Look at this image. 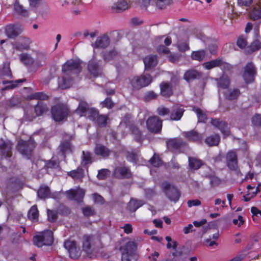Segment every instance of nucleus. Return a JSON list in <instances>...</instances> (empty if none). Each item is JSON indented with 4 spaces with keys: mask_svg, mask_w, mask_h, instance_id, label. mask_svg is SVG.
<instances>
[{
    "mask_svg": "<svg viewBox=\"0 0 261 261\" xmlns=\"http://www.w3.org/2000/svg\"><path fill=\"white\" fill-rule=\"evenodd\" d=\"M80 63L76 60H68L62 66L63 75L59 80V86L62 89L69 88L73 83L72 75L81 72Z\"/></svg>",
    "mask_w": 261,
    "mask_h": 261,
    "instance_id": "obj_1",
    "label": "nucleus"
},
{
    "mask_svg": "<svg viewBox=\"0 0 261 261\" xmlns=\"http://www.w3.org/2000/svg\"><path fill=\"white\" fill-rule=\"evenodd\" d=\"M100 242L98 236L93 235L86 234L83 238V250L86 252L87 255L91 258L96 257L93 254L96 249L95 246Z\"/></svg>",
    "mask_w": 261,
    "mask_h": 261,
    "instance_id": "obj_2",
    "label": "nucleus"
},
{
    "mask_svg": "<svg viewBox=\"0 0 261 261\" xmlns=\"http://www.w3.org/2000/svg\"><path fill=\"white\" fill-rule=\"evenodd\" d=\"M136 244L133 241H129L121 247V261H136L137 256L135 253Z\"/></svg>",
    "mask_w": 261,
    "mask_h": 261,
    "instance_id": "obj_3",
    "label": "nucleus"
},
{
    "mask_svg": "<svg viewBox=\"0 0 261 261\" xmlns=\"http://www.w3.org/2000/svg\"><path fill=\"white\" fill-rule=\"evenodd\" d=\"M53 242V233L49 230L40 232L38 234L34 236L33 238V243L38 247L51 245Z\"/></svg>",
    "mask_w": 261,
    "mask_h": 261,
    "instance_id": "obj_4",
    "label": "nucleus"
},
{
    "mask_svg": "<svg viewBox=\"0 0 261 261\" xmlns=\"http://www.w3.org/2000/svg\"><path fill=\"white\" fill-rule=\"evenodd\" d=\"M152 81L151 76L149 74H146L133 77L130 80V83L133 89L138 90L148 86Z\"/></svg>",
    "mask_w": 261,
    "mask_h": 261,
    "instance_id": "obj_5",
    "label": "nucleus"
},
{
    "mask_svg": "<svg viewBox=\"0 0 261 261\" xmlns=\"http://www.w3.org/2000/svg\"><path fill=\"white\" fill-rule=\"evenodd\" d=\"M68 113V109L63 104H58L51 108V115L56 122L63 120L67 117Z\"/></svg>",
    "mask_w": 261,
    "mask_h": 261,
    "instance_id": "obj_6",
    "label": "nucleus"
},
{
    "mask_svg": "<svg viewBox=\"0 0 261 261\" xmlns=\"http://www.w3.org/2000/svg\"><path fill=\"white\" fill-rule=\"evenodd\" d=\"M35 146L34 141L30 139L27 141L20 140L17 144V148L21 154L30 159L32 151Z\"/></svg>",
    "mask_w": 261,
    "mask_h": 261,
    "instance_id": "obj_7",
    "label": "nucleus"
},
{
    "mask_svg": "<svg viewBox=\"0 0 261 261\" xmlns=\"http://www.w3.org/2000/svg\"><path fill=\"white\" fill-rule=\"evenodd\" d=\"M162 189L165 195L171 201L176 202L179 199V191L174 186L168 182H164L162 185Z\"/></svg>",
    "mask_w": 261,
    "mask_h": 261,
    "instance_id": "obj_8",
    "label": "nucleus"
},
{
    "mask_svg": "<svg viewBox=\"0 0 261 261\" xmlns=\"http://www.w3.org/2000/svg\"><path fill=\"white\" fill-rule=\"evenodd\" d=\"M146 127L151 133H160L162 130V120L156 116L149 117L146 120Z\"/></svg>",
    "mask_w": 261,
    "mask_h": 261,
    "instance_id": "obj_9",
    "label": "nucleus"
},
{
    "mask_svg": "<svg viewBox=\"0 0 261 261\" xmlns=\"http://www.w3.org/2000/svg\"><path fill=\"white\" fill-rule=\"evenodd\" d=\"M227 165L229 169L234 171L238 176H241L242 174L238 168L237 156L234 151H230L226 154Z\"/></svg>",
    "mask_w": 261,
    "mask_h": 261,
    "instance_id": "obj_10",
    "label": "nucleus"
},
{
    "mask_svg": "<svg viewBox=\"0 0 261 261\" xmlns=\"http://www.w3.org/2000/svg\"><path fill=\"white\" fill-rule=\"evenodd\" d=\"M64 246L68 251L71 258L77 259L81 256L80 248L75 241L66 240L64 242Z\"/></svg>",
    "mask_w": 261,
    "mask_h": 261,
    "instance_id": "obj_11",
    "label": "nucleus"
},
{
    "mask_svg": "<svg viewBox=\"0 0 261 261\" xmlns=\"http://www.w3.org/2000/svg\"><path fill=\"white\" fill-rule=\"evenodd\" d=\"M13 143L8 140L0 139V152L2 154V159L3 158H10L12 155Z\"/></svg>",
    "mask_w": 261,
    "mask_h": 261,
    "instance_id": "obj_12",
    "label": "nucleus"
},
{
    "mask_svg": "<svg viewBox=\"0 0 261 261\" xmlns=\"http://www.w3.org/2000/svg\"><path fill=\"white\" fill-rule=\"evenodd\" d=\"M134 0H119L111 6L113 13H119L128 9Z\"/></svg>",
    "mask_w": 261,
    "mask_h": 261,
    "instance_id": "obj_13",
    "label": "nucleus"
},
{
    "mask_svg": "<svg viewBox=\"0 0 261 261\" xmlns=\"http://www.w3.org/2000/svg\"><path fill=\"white\" fill-rule=\"evenodd\" d=\"M256 74V69L252 63H248L244 67L243 79L247 84L251 83L254 80Z\"/></svg>",
    "mask_w": 261,
    "mask_h": 261,
    "instance_id": "obj_14",
    "label": "nucleus"
},
{
    "mask_svg": "<svg viewBox=\"0 0 261 261\" xmlns=\"http://www.w3.org/2000/svg\"><path fill=\"white\" fill-rule=\"evenodd\" d=\"M23 30V27L19 24H9L5 27L6 35L10 38L17 37Z\"/></svg>",
    "mask_w": 261,
    "mask_h": 261,
    "instance_id": "obj_15",
    "label": "nucleus"
},
{
    "mask_svg": "<svg viewBox=\"0 0 261 261\" xmlns=\"http://www.w3.org/2000/svg\"><path fill=\"white\" fill-rule=\"evenodd\" d=\"M110 43L109 37L106 34H103L98 37L96 41L92 44V46L94 48H105L109 45Z\"/></svg>",
    "mask_w": 261,
    "mask_h": 261,
    "instance_id": "obj_16",
    "label": "nucleus"
},
{
    "mask_svg": "<svg viewBox=\"0 0 261 261\" xmlns=\"http://www.w3.org/2000/svg\"><path fill=\"white\" fill-rule=\"evenodd\" d=\"M31 40L29 38L21 36L13 43V47L16 50H28L30 48Z\"/></svg>",
    "mask_w": 261,
    "mask_h": 261,
    "instance_id": "obj_17",
    "label": "nucleus"
},
{
    "mask_svg": "<svg viewBox=\"0 0 261 261\" xmlns=\"http://www.w3.org/2000/svg\"><path fill=\"white\" fill-rule=\"evenodd\" d=\"M185 110L182 106L176 105L173 106L170 111V120L172 121H178L181 119Z\"/></svg>",
    "mask_w": 261,
    "mask_h": 261,
    "instance_id": "obj_18",
    "label": "nucleus"
},
{
    "mask_svg": "<svg viewBox=\"0 0 261 261\" xmlns=\"http://www.w3.org/2000/svg\"><path fill=\"white\" fill-rule=\"evenodd\" d=\"M167 148L171 151H175L184 145V143L180 138H172L166 141Z\"/></svg>",
    "mask_w": 261,
    "mask_h": 261,
    "instance_id": "obj_19",
    "label": "nucleus"
},
{
    "mask_svg": "<svg viewBox=\"0 0 261 261\" xmlns=\"http://www.w3.org/2000/svg\"><path fill=\"white\" fill-rule=\"evenodd\" d=\"M88 69L90 73L94 76H99L102 73L101 68L98 62L94 59L89 62Z\"/></svg>",
    "mask_w": 261,
    "mask_h": 261,
    "instance_id": "obj_20",
    "label": "nucleus"
},
{
    "mask_svg": "<svg viewBox=\"0 0 261 261\" xmlns=\"http://www.w3.org/2000/svg\"><path fill=\"white\" fill-rule=\"evenodd\" d=\"M84 190L77 188L74 190H70L67 192V196L68 199H74L75 200L80 202L83 199L85 195Z\"/></svg>",
    "mask_w": 261,
    "mask_h": 261,
    "instance_id": "obj_21",
    "label": "nucleus"
},
{
    "mask_svg": "<svg viewBox=\"0 0 261 261\" xmlns=\"http://www.w3.org/2000/svg\"><path fill=\"white\" fill-rule=\"evenodd\" d=\"M203 66L207 70H210L217 67H228L229 64L224 62L221 59L218 58L209 62L204 63Z\"/></svg>",
    "mask_w": 261,
    "mask_h": 261,
    "instance_id": "obj_22",
    "label": "nucleus"
},
{
    "mask_svg": "<svg viewBox=\"0 0 261 261\" xmlns=\"http://www.w3.org/2000/svg\"><path fill=\"white\" fill-rule=\"evenodd\" d=\"M114 174L118 178H128L132 174L129 169L126 167H117L115 169Z\"/></svg>",
    "mask_w": 261,
    "mask_h": 261,
    "instance_id": "obj_23",
    "label": "nucleus"
},
{
    "mask_svg": "<svg viewBox=\"0 0 261 261\" xmlns=\"http://www.w3.org/2000/svg\"><path fill=\"white\" fill-rule=\"evenodd\" d=\"M145 69L150 70L156 66L158 62V57L155 55H149L143 59Z\"/></svg>",
    "mask_w": 261,
    "mask_h": 261,
    "instance_id": "obj_24",
    "label": "nucleus"
},
{
    "mask_svg": "<svg viewBox=\"0 0 261 261\" xmlns=\"http://www.w3.org/2000/svg\"><path fill=\"white\" fill-rule=\"evenodd\" d=\"M182 135L188 140L193 142H201L203 138L201 134L194 130L185 132L182 133Z\"/></svg>",
    "mask_w": 261,
    "mask_h": 261,
    "instance_id": "obj_25",
    "label": "nucleus"
},
{
    "mask_svg": "<svg viewBox=\"0 0 261 261\" xmlns=\"http://www.w3.org/2000/svg\"><path fill=\"white\" fill-rule=\"evenodd\" d=\"M161 94L165 97H170L173 94V87L171 83L162 82L160 85Z\"/></svg>",
    "mask_w": 261,
    "mask_h": 261,
    "instance_id": "obj_26",
    "label": "nucleus"
},
{
    "mask_svg": "<svg viewBox=\"0 0 261 261\" xmlns=\"http://www.w3.org/2000/svg\"><path fill=\"white\" fill-rule=\"evenodd\" d=\"M211 123L213 126L219 128L224 134L228 135L229 134V131L227 128V124L225 122L219 119H212Z\"/></svg>",
    "mask_w": 261,
    "mask_h": 261,
    "instance_id": "obj_27",
    "label": "nucleus"
},
{
    "mask_svg": "<svg viewBox=\"0 0 261 261\" xmlns=\"http://www.w3.org/2000/svg\"><path fill=\"white\" fill-rule=\"evenodd\" d=\"M201 76V74L195 69H191L187 71L184 76V79L190 82L195 79H198Z\"/></svg>",
    "mask_w": 261,
    "mask_h": 261,
    "instance_id": "obj_28",
    "label": "nucleus"
},
{
    "mask_svg": "<svg viewBox=\"0 0 261 261\" xmlns=\"http://www.w3.org/2000/svg\"><path fill=\"white\" fill-rule=\"evenodd\" d=\"M90 108L88 104L86 102L81 101L75 112L77 114H79L80 116H85Z\"/></svg>",
    "mask_w": 261,
    "mask_h": 261,
    "instance_id": "obj_29",
    "label": "nucleus"
},
{
    "mask_svg": "<svg viewBox=\"0 0 261 261\" xmlns=\"http://www.w3.org/2000/svg\"><path fill=\"white\" fill-rule=\"evenodd\" d=\"M58 149L62 154L64 155L71 152L72 146L69 141H64L61 143Z\"/></svg>",
    "mask_w": 261,
    "mask_h": 261,
    "instance_id": "obj_30",
    "label": "nucleus"
},
{
    "mask_svg": "<svg viewBox=\"0 0 261 261\" xmlns=\"http://www.w3.org/2000/svg\"><path fill=\"white\" fill-rule=\"evenodd\" d=\"M94 151L96 154L101 155L103 158L108 156L111 152L108 148L103 145L98 144L96 145Z\"/></svg>",
    "mask_w": 261,
    "mask_h": 261,
    "instance_id": "obj_31",
    "label": "nucleus"
},
{
    "mask_svg": "<svg viewBox=\"0 0 261 261\" xmlns=\"http://www.w3.org/2000/svg\"><path fill=\"white\" fill-rule=\"evenodd\" d=\"M189 165L191 169L197 170L203 165V162L197 158L189 157Z\"/></svg>",
    "mask_w": 261,
    "mask_h": 261,
    "instance_id": "obj_32",
    "label": "nucleus"
},
{
    "mask_svg": "<svg viewBox=\"0 0 261 261\" xmlns=\"http://www.w3.org/2000/svg\"><path fill=\"white\" fill-rule=\"evenodd\" d=\"M48 110L46 105L42 102H38L34 108L37 116H39L46 113Z\"/></svg>",
    "mask_w": 261,
    "mask_h": 261,
    "instance_id": "obj_33",
    "label": "nucleus"
},
{
    "mask_svg": "<svg viewBox=\"0 0 261 261\" xmlns=\"http://www.w3.org/2000/svg\"><path fill=\"white\" fill-rule=\"evenodd\" d=\"M81 164L83 166H87L93 162L92 154L88 151H83Z\"/></svg>",
    "mask_w": 261,
    "mask_h": 261,
    "instance_id": "obj_34",
    "label": "nucleus"
},
{
    "mask_svg": "<svg viewBox=\"0 0 261 261\" xmlns=\"http://www.w3.org/2000/svg\"><path fill=\"white\" fill-rule=\"evenodd\" d=\"M241 92L239 89L228 90L225 94V98L228 100H234L240 95Z\"/></svg>",
    "mask_w": 261,
    "mask_h": 261,
    "instance_id": "obj_35",
    "label": "nucleus"
},
{
    "mask_svg": "<svg viewBox=\"0 0 261 261\" xmlns=\"http://www.w3.org/2000/svg\"><path fill=\"white\" fill-rule=\"evenodd\" d=\"M143 204L144 202L142 200L131 199L128 203V207L130 211L135 212Z\"/></svg>",
    "mask_w": 261,
    "mask_h": 261,
    "instance_id": "obj_36",
    "label": "nucleus"
},
{
    "mask_svg": "<svg viewBox=\"0 0 261 261\" xmlns=\"http://www.w3.org/2000/svg\"><path fill=\"white\" fill-rule=\"evenodd\" d=\"M249 16L253 20L261 18V9L257 5L255 6L250 12Z\"/></svg>",
    "mask_w": 261,
    "mask_h": 261,
    "instance_id": "obj_37",
    "label": "nucleus"
},
{
    "mask_svg": "<svg viewBox=\"0 0 261 261\" xmlns=\"http://www.w3.org/2000/svg\"><path fill=\"white\" fill-rule=\"evenodd\" d=\"M39 212L36 205L33 206L28 213V217L29 219L32 221H36L38 220Z\"/></svg>",
    "mask_w": 261,
    "mask_h": 261,
    "instance_id": "obj_38",
    "label": "nucleus"
},
{
    "mask_svg": "<svg viewBox=\"0 0 261 261\" xmlns=\"http://www.w3.org/2000/svg\"><path fill=\"white\" fill-rule=\"evenodd\" d=\"M84 170L81 168H77L76 170L68 172V175L74 179H81L84 176Z\"/></svg>",
    "mask_w": 261,
    "mask_h": 261,
    "instance_id": "obj_39",
    "label": "nucleus"
},
{
    "mask_svg": "<svg viewBox=\"0 0 261 261\" xmlns=\"http://www.w3.org/2000/svg\"><path fill=\"white\" fill-rule=\"evenodd\" d=\"M130 129L134 136L135 140L137 142H142L143 140V137L142 133L139 129L137 127L132 125L130 126Z\"/></svg>",
    "mask_w": 261,
    "mask_h": 261,
    "instance_id": "obj_40",
    "label": "nucleus"
},
{
    "mask_svg": "<svg viewBox=\"0 0 261 261\" xmlns=\"http://www.w3.org/2000/svg\"><path fill=\"white\" fill-rule=\"evenodd\" d=\"M38 196L40 198L45 199L49 197L50 190L48 187H41L37 192Z\"/></svg>",
    "mask_w": 261,
    "mask_h": 261,
    "instance_id": "obj_41",
    "label": "nucleus"
},
{
    "mask_svg": "<svg viewBox=\"0 0 261 261\" xmlns=\"http://www.w3.org/2000/svg\"><path fill=\"white\" fill-rule=\"evenodd\" d=\"M193 111L196 114L198 121L199 122H205L207 119L206 115L205 113L200 109L194 107L193 108Z\"/></svg>",
    "mask_w": 261,
    "mask_h": 261,
    "instance_id": "obj_42",
    "label": "nucleus"
},
{
    "mask_svg": "<svg viewBox=\"0 0 261 261\" xmlns=\"http://www.w3.org/2000/svg\"><path fill=\"white\" fill-rule=\"evenodd\" d=\"M220 138L217 135H213L207 137L205 140V142L210 146H216L219 144Z\"/></svg>",
    "mask_w": 261,
    "mask_h": 261,
    "instance_id": "obj_43",
    "label": "nucleus"
},
{
    "mask_svg": "<svg viewBox=\"0 0 261 261\" xmlns=\"http://www.w3.org/2000/svg\"><path fill=\"white\" fill-rule=\"evenodd\" d=\"M205 57V51L204 50L193 51L191 58L198 61H202Z\"/></svg>",
    "mask_w": 261,
    "mask_h": 261,
    "instance_id": "obj_44",
    "label": "nucleus"
},
{
    "mask_svg": "<svg viewBox=\"0 0 261 261\" xmlns=\"http://www.w3.org/2000/svg\"><path fill=\"white\" fill-rule=\"evenodd\" d=\"M218 85L222 88L225 89L228 87L229 85V79L226 75H223L218 81Z\"/></svg>",
    "mask_w": 261,
    "mask_h": 261,
    "instance_id": "obj_45",
    "label": "nucleus"
},
{
    "mask_svg": "<svg viewBox=\"0 0 261 261\" xmlns=\"http://www.w3.org/2000/svg\"><path fill=\"white\" fill-rule=\"evenodd\" d=\"M15 11L22 16H27L28 15V11L23 8V7L18 3H15L14 5Z\"/></svg>",
    "mask_w": 261,
    "mask_h": 261,
    "instance_id": "obj_46",
    "label": "nucleus"
},
{
    "mask_svg": "<svg viewBox=\"0 0 261 261\" xmlns=\"http://www.w3.org/2000/svg\"><path fill=\"white\" fill-rule=\"evenodd\" d=\"M96 122L97 125L100 127H105L107 124V121L108 120V117L105 115H98L97 117Z\"/></svg>",
    "mask_w": 261,
    "mask_h": 261,
    "instance_id": "obj_47",
    "label": "nucleus"
},
{
    "mask_svg": "<svg viewBox=\"0 0 261 261\" xmlns=\"http://www.w3.org/2000/svg\"><path fill=\"white\" fill-rule=\"evenodd\" d=\"M21 61L26 65H31L34 62L33 58L27 54H22L20 56Z\"/></svg>",
    "mask_w": 261,
    "mask_h": 261,
    "instance_id": "obj_48",
    "label": "nucleus"
},
{
    "mask_svg": "<svg viewBox=\"0 0 261 261\" xmlns=\"http://www.w3.org/2000/svg\"><path fill=\"white\" fill-rule=\"evenodd\" d=\"M98 115V111L97 110L94 108H90L87 113L86 114V116H87L91 120L94 121L96 120Z\"/></svg>",
    "mask_w": 261,
    "mask_h": 261,
    "instance_id": "obj_49",
    "label": "nucleus"
},
{
    "mask_svg": "<svg viewBox=\"0 0 261 261\" xmlns=\"http://www.w3.org/2000/svg\"><path fill=\"white\" fill-rule=\"evenodd\" d=\"M206 177L210 179V182L212 187H216L221 183V180L214 175H208Z\"/></svg>",
    "mask_w": 261,
    "mask_h": 261,
    "instance_id": "obj_50",
    "label": "nucleus"
},
{
    "mask_svg": "<svg viewBox=\"0 0 261 261\" xmlns=\"http://www.w3.org/2000/svg\"><path fill=\"white\" fill-rule=\"evenodd\" d=\"M172 3V0H157L155 4L159 9H162L171 5Z\"/></svg>",
    "mask_w": 261,
    "mask_h": 261,
    "instance_id": "obj_51",
    "label": "nucleus"
},
{
    "mask_svg": "<svg viewBox=\"0 0 261 261\" xmlns=\"http://www.w3.org/2000/svg\"><path fill=\"white\" fill-rule=\"evenodd\" d=\"M82 212L86 217H90L95 214V210L91 206H87L82 208Z\"/></svg>",
    "mask_w": 261,
    "mask_h": 261,
    "instance_id": "obj_52",
    "label": "nucleus"
},
{
    "mask_svg": "<svg viewBox=\"0 0 261 261\" xmlns=\"http://www.w3.org/2000/svg\"><path fill=\"white\" fill-rule=\"evenodd\" d=\"M150 164L154 167H159L162 165V161L159 156L154 154L149 160Z\"/></svg>",
    "mask_w": 261,
    "mask_h": 261,
    "instance_id": "obj_53",
    "label": "nucleus"
},
{
    "mask_svg": "<svg viewBox=\"0 0 261 261\" xmlns=\"http://www.w3.org/2000/svg\"><path fill=\"white\" fill-rule=\"evenodd\" d=\"M118 53L116 50H112L104 54L103 59L106 61H109L116 57Z\"/></svg>",
    "mask_w": 261,
    "mask_h": 261,
    "instance_id": "obj_54",
    "label": "nucleus"
},
{
    "mask_svg": "<svg viewBox=\"0 0 261 261\" xmlns=\"http://www.w3.org/2000/svg\"><path fill=\"white\" fill-rule=\"evenodd\" d=\"M32 99L46 100L48 98L47 95L43 92H37L31 96Z\"/></svg>",
    "mask_w": 261,
    "mask_h": 261,
    "instance_id": "obj_55",
    "label": "nucleus"
},
{
    "mask_svg": "<svg viewBox=\"0 0 261 261\" xmlns=\"http://www.w3.org/2000/svg\"><path fill=\"white\" fill-rule=\"evenodd\" d=\"M181 55L178 53H170L169 54L168 58L169 60L172 63L177 62L180 58H181Z\"/></svg>",
    "mask_w": 261,
    "mask_h": 261,
    "instance_id": "obj_56",
    "label": "nucleus"
},
{
    "mask_svg": "<svg viewBox=\"0 0 261 261\" xmlns=\"http://www.w3.org/2000/svg\"><path fill=\"white\" fill-rule=\"evenodd\" d=\"M59 166V163L55 160L51 159V160L48 161L45 164V167L47 168H54L56 169L58 168Z\"/></svg>",
    "mask_w": 261,
    "mask_h": 261,
    "instance_id": "obj_57",
    "label": "nucleus"
},
{
    "mask_svg": "<svg viewBox=\"0 0 261 261\" xmlns=\"http://www.w3.org/2000/svg\"><path fill=\"white\" fill-rule=\"evenodd\" d=\"M157 113L159 115L164 116L169 115L170 113V110L167 108L161 106L157 109Z\"/></svg>",
    "mask_w": 261,
    "mask_h": 261,
    "instance_id": "obj_58",
    "label": "nucleus"
},
{
    "mask_svg": "<svg viewBox=\"0 0 261 261\" xmlns=\"http://www.w3.org/2000/svg\"><path fill=\"white\" fill-rule=\"evenodd\" d=\"M110 174V171L108 169H103L98 171L97 177L99 179L102 180L105 179Z\"/></svg>",
    "mask_w": 261,
    "mask_h": 261,
    "instance_id": "obj_59",
    "label": "nucleus"
},
{
    "mask_svg": "<svg viewBox=\"0 0 261 261\" xmlns=\"http://www.w3.org/2000/svg\"><path fill=\"white\" fill-rule=\"evenodd\" d=\"M32 109H27L24 112V118L29 121H31L35 117V116L32 114Z\"/></svg>",
    "mask_w": 261,
    "mask_h": 261,
    "instance_id": "obj_60",
    "label": "nucleus"
},
{
    "mask_svg": "<svg viewBox=\"0 0 261 261\" xmlns=\"http://www.w3.org/2000/svg\"><path fill=\"white\" fill-rule=\"evenodd\" d=\"M252 51H255L261 48V42L258 40H255L250 45L249 47Z\"/></svg>",
    "mask_w": 261,
    "mask_h": 261,
    "instance_id": "obj_61",
    "label": "nucleus"
},
{
    "mask_svg": "<svg viewBox=\"0 0 261 261\" xmlns=\"http://www.w3.org/2000/svg\"><path fill=\"white\" fill-rule=\"evenodd\" d=\"M20 104L19 100L16 97H14L8 101V107L10 108L18 107Z\"/></svg>",
    "mask_w": 261,
    "mask_h": 261,
    "instance_id": "obj_62",
    "label": "nucleus"
},
{
    "mask_svg": "<svg viewBox=\"0 0 261 261\" xmlns=\"http://www.w3.org/2000/svg\"><path fill=\"white\" fill-rule=\"evenodd\" d=\"M252 122L256 126L261 125V115H255L252 118Z\"/></svg>",
    "mask_w": 261,
    "mask_h": 261,
    "instance_id": "obj_63",
    "label": "nucleus"
},
{
    "mask_svg": "<svg viewBox=\"0 0 261 261\" xmlns=\"http://www.w3.org/2000/svg\"><path fill=\"white\" fill-rule=\"evenodd\" d=\"M101 105L103 107H107L108 108L111 109L113 106V102L112 100L110 98H107L103 101L101 103Z\"/></svg>",
    "mask_w": 261,
    "mask_h": 261,
    "instance_id": "obj_64",
    "label": "nucleus"
}]
</instances>
